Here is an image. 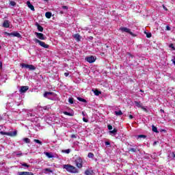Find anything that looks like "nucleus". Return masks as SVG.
I'll use <instances>...</instances> for the list:
<instances>
[{
    "mask_svg": "<svg viewBox=\"0 0 175 175\" xmlns=\"http://www.w3.org/2000/svg\"><path fill=\"white\" fill-rule=\"evenodd\" d=\"M63 168L65 169L69 173H79V170H77V168H76V167H75L70 164L64 165Z\"/></svg>",
    "mask_w": 175,
    "mask_h": 175,
    "instance_id": "1",
    "label": "nucleus"
},
{
    "mask_svg": "<svg viewBox=\"0 0 175 175\" xmlns=\"http://www.w3.org/2000/svg\"><path fill=\"white\" fill-rule=\"evenodd\" d=\"M75 163L77 167L79 169H81L83 167V159L81 157H79L75 159Z\"/></svg>",
    "mask_w": 175,
    "mask_h": 175,
    "instance_id": "2",
    "label": "nucleus"
},
{
    "mask_svg": "<svg viewBox=\"0 0 175 175\" xmlns=\"http://www.w3.org/2000/svg\"><path fill=\"white\" fill-rule=\"evenodd\" d=\"M21 68H25V69H29V70H35L36 69V67H35L33 65L31 64H25L24 63H22L21 64Z\"/></svg>",
    "mask_w": 175,
    "mask_h": 175,
    "instance_id": "3",
    "label": "nucleus"
},
{
    "mask_svg": "<svg viewBox=\"0 0 175 175\" xmlns=\"http://www.w3.org/2000/svg\"><path fill=\"white\" fill-rule=\"evenodd\" d=\"M34 42H36V43H38L40 46H41V47H44V49H49V47H50L49 44H45L44 42L40 41L37 38L34 39Z\"/></svg>",
    "mask_w": 175,
    "mask_h": 175,
    "instance_id": "4",
    "label": "nucleus"
},
{
    "mask_svg": "<svg viewBox=\"0 0 175 175\" xmlns=\"http://www.w3.org/2000/svg\"><path fill=\"white\" fill-rule=\"evenodd\" d=\"M119 30L121 31V32H126V33H129L132 36H133V33L131 31L130 29H128V27H120Z\"/></svg>",
    "mask_w": 175,
    "mask_h": 175,
    "instance_id": "5",
    "label": "nucleus"
},
{
    "mask_svg": "<svg viewBox=\"0 0 175 175\" xmlns=\"http://www.w3.org/2000/svg\"><path fill=\"white\" fill-rule=\"evenodd\" d=\"M35 33L37 38H38V39H40V40H46V39H47V38L42 33L36 32Z\"/></svg>",
    "mask_w": 175,
    "mask_h": 175,
    "instance_id": "6",
    "label": "nucleus"
},
{
    "mask_svg": "<svg viewBox=\"0 0 175 175\" xmlns=\"http://www.w3.org/2000/svg\"><path fill=\"white\" fill-rule=\"evenodd\" d=\"M0 133L1 135H6L7 136H16L17 135V131H14L12 133H6L1 131Z\"/></svg>",
    "mask_w": 175,
    "mask_h": 175,
    "instance_id": "7",
    "label": "nucleus"
},
{
    "mask_svg": "<svg viewBox=\"0 0 175 175\" xmlns=\"http://www.w3.org/2000/svg\"><path fill=\"white\" fill-rule=\"evenodd\" d=\"M96 60V58L94 56H90L85 58V61L89 62V64H92V62H95Z\"/></svg>",
    "mask_w": 175,
    "mask_h": 175,
    "instance_id": "8",
    "label": "nucleus"
},
{
    "mask_svg": "<svg viewBox=\"0 0 175 175\" xmlns=\"http://www.w3.org/2000/svg\"><path fill=\"white\" fill-rule=\"evenodd\" d=\"M5 34L9 35V36L12 35V36H16V38H21V34H20V33H18V32H14V33H11L5 32Z\"/></svg>",
    "mask_w": 175,
    "mask_h": 175,
    "instance_id": "9",
    "label": "nucleus"
},
{
    "mask_svg": "<svg viewBox=\"0 0 175 175\" xmlns=\"http://www.w3.org/2000/svg\"><path fill=\"white\" fill-rule=\"evenodd\" d=\"M54 96V93H53L51 92H46L44 94V98H47L48 99H50V96Z\"/></svg>",
    "mask_w": 175,
    "mask_h": 175,
    "instance_id": "10",
    "label": "nucleus"
},
{
    "mask_svg": "<svg viewBox=\"0 0 175 175\" xmlns=\"http://www.w3.org/2000/svg\"><path fill=\"white\" fill-rule=\"evenodd\" d=\"M28 90H29V88L28 86H22V87H21L20 92L21 94H23L24 92H27V91H28Z\"/></svg>",
    "mask_w": 175,
    "mask_h": 175,
    "instance_id": "11",
    "label": "nucleus"
},
{
    "mask_svg": "<svg viewBox=\"0 0 175 175\" xmlns=\"http://www.w3.org/2000/svg\"><path fill=\"white\" fill-rule=\"evenodd\" d=\"M3 27L4 28H9L10 27V23H9V21L5 20L3 23Z\"/></svg>",
    "mask_w": 175,
    "mask_h": 175,
    "instance_id": "12",
    "label": "nucleus"
},
{
    "mask_svg": "<svg viewBox=\"0 0 175 175\" xmlns=\"http://www.w3.org/2000/svg\"><path fill=\"white\" fill-rule=\"evenodd\" d=\"M18 175H34L33 173L29 172H19Z\"/></svg>",
    "mask_w": 175,
    "mask_h": 175,
    "instance_id": "13",
    "label": "nucleus"
},
{
    "mask_svg": "<svg viewBox=\"0 0 175 175\" xmlns=\"http://www.w3.org/2000/svg\"><path fill=\"white\" fill-rule=\"evenodd\" d=\"M73 38L77 41V42H80V40H81V36H80V35L79 34H75L73 36Z\"/></svg>",
    "mask_w": 175,
    "mask_h": 175,
    "instance_id": "14",
    "label": "nucleus"
},
{
    "mask_svg": "<svg viewBox=\"0 0 175 175\" xmlns=\"http://www.w3.org/2000/svg\"><path fill=\"white\" fill-rule=\"evenodd\" d=\"M27 5L28 8H29V9H31V10H32L33 12H34L35 8L33 7V5L31 4V2L27 1Z\"/></svg>",
    "mask_w": 175,
    "mask_h": 175,
    "instance_id": "15",
    "label": "nucleus"
},
{
    "mask_svg": "<svg viewBox=\"0 0 175 175\" xmlns=\"http://www.w3.org/2000/svg\"><path fill=\"white\" fill-rule=\"evenodd\" d=\"M134 103L137 107H142L143 106V103L140 101H135Z\"/></svg>",
    "mask_w": 175,
    "mask_h": 175,
    "instance_id": "16",
    "label": "nucleus"
},
{
    "mask_svg": "<svg viewBox=\"0 0 175 175\" xmlns=\"http://www.w3.org/2000/svg\"><path fill=\"white\" fill-rule=\"evenodd\" d=\"M44 155H46V157H47L48 158H54V155H53V153H51V152H44Z\"/></svg>",
    "mask_w": 175,
    "mask_h": 175,
    "instance_id": "17",
    "label": "nucleus"
},
{
    "mask_svg": "<svg viewBox=\"0 0 175 175\" xmlns=\"http://www.w3.org/2000/svg\"><path fill=\"white\" fill-rule=\"evenodd\" d=\"M92 170H87L85 172V175H92Z\"/></svg>",
    "mask_w": 175,
    "mask_h": 175,
    "instance_id": "18",
    "label": "nucleus"
},
{
    "mask_svg": "<svg viewBox=\"0 0 175 175\" xmlns=\"http://www.w3.org/2000/svg\"><path fill=\"white\" fill-rule=\"evenodd\" d=\"M77 99L79 100V102H83V103H87V100L81 97H78Z\"/></svg>",
    "mask_w": 175,
    "mask_h": 175,
    "instance_id": "19",
    "label": "nucleus"
},
{
    "mask_svg": "<svg viewBox=\"0 0 175 175\" xmlns=\"http://www.w3.org/2000/svg\"><path fill=\"white\" fill-rule=\"evenodd\" d=\"M152 131L155 133H158V129L154 125L152 126Z\"/></svg>",
    "mask_w": 175,
    "mask_h": 175,
    "instance_id": "20",
    "label": "nucleus"
},
{
    "mask_svg": "<svg viewBox=\"0 0 175 175\" xmlns=\"http://www.w3.org/2000/svg\"><path fill=\"white\" fill-rule=\"evenodd\" d=\"M45 16L46 17V18H51V12H46Z\"/></svg>",
    "mask_w": 175,
    "mask_h": 175,
    "instance_id": "21",
    "label": "nucleus"
},
{
    "mask_svg": "<svg viewBox=\"0 0 175 175\" xmlns=\"http://www.w3.org/2000/svg\"><path fill=\"white\" fill-rule=\"evenodd\" d=\"M115 114H116V116H122V111H121V110L116 111Z\"/></svg>",
    "mask_w": 175,
    "mask_h": 175,
    "instance_id": "22",
    "label": "nucleus"
},
{
    "mask_svg": "<svg viewBox=\"0 0 175 175\" xmlns=\"http://www.w3.org/2000/svg\"><path fill=\"white\" fill-rule=\"evenodd\" d=\"M63 113L64 114H65V116H69L70 117H73V113H70L68 111H64Z\"/></svg>",
    "mask_w": 175,
    "mask_h": 175,
    "instance_id": "23",
    "label": "nucleus"
},
{
    "mask_svg": "<svg viewBox=\"0 0 175 175\" xmlns=\"http://www.w3.org/2000/svg\"><path fill=\"white\" fill-rule=\"evenodd\" d=\"M146 137H147L144 135H139L137 136V139H146Z\"/></svg>",
    "mask_w": 175,
    "mask_h": 175,
    "instance_id": "24",
    "label": "nucleus"
},
{
    "mask_svg": "<svg viewBox=\"0 0 175 175\" xmlns=\"http://www.w3.org/2000/svg\"><path fill=\"white\" fill-rule=\"evenodd\" d=\"M37 27H38V29L40 32H43V27H42L39 25H37Z\"/></svg>",
    "mask_w": 175,
    "mask_h": 175,
    "instance_id": "25",
    "label": "nucleus"
},
{
    "mask_svg": "<svg viewBox=\"0 0 175 175\" xmlns=\"http://www.w3.org/2000/svg\"><path fill=\"white\" fill-rule=\"evenodd\" d=\"M129 151H131V152H136V151H139V149L131 148L129 150Z\"/></svg>",
    "mask_w": 175,
    "mask_h": 175,
    "instance_id": "26",
    "label": "nucleus"
},
{
    "mask_svg": "<svg viewBox=\"0 0 175 175\" xmlns=\"http://www.w3.org/2000/svg\"><path fill=\"white\" fill-rule=\"evenodd\" d=\"M23 141L25 143H31V139H29V138H24Z\"/></svg>",
    "mask_w": 175,
    "mask_h": 175,
    "instance_id": "27",
    "label": "nucleus"
},
{
    "mask_svg": "<svg viewBox=\"0 0 175 175\" xmlns=\"http://www.w3.org/2000/svg\"><path fill=\"white\" fill-rule=\"evenodd\" d=\"M109 133H112L113 135H116V133H117V129H114L113 131H110Z\"/></svg>",
    "mask_w": 175,
    "mask_h": 175,
    "instance_id": "28",
    "label": "nucleus"
},
{
    "mask_svg": "<svg viewBox=\"0 0 175 175\" xmlns=\"http://www.w3.org/2000/svg\"><path fill=\"white\" fill-rule=\"evenodd\" d=\"M100 94H102L100 92H99L98 90H95L94 91V94L96 96H98V95H100Z\"/></svg>",
    "mask_w": 175,
    "mask_h": 175,
    "instance_id": "29",
    "label": "nucleus"
},
{
    "mask_svg": "<svg viewBox=\"0 0 175 175\" xmlns=\"http://www.w3.org/2000/svg\"><path fill=\"white\" fill-rule=\"evenodd\" d=\"M62 152H65L66 154H69L70 152V149H66V150H62Z\"/></svg>",
    "mask_w": 175,
    "mask_h": 175,
    "instance_id": "30",
    "label": "nucleus"
},
{
    "mask_svg": "<svg viewBox=\"0 0 175 175\" xmlns=\"http://www.w3.org/2000/svg\"><path fill=\"white\" fill-rule=\"evenodd\" d=\"M88 157V158L93 159L94 158V154H93L92 152H89Z\"/></svg>",
    "mask_w": 175,
    "mask_h": 175,
    "instance_id": "31",
    "label": "nucleus"
},
{
    "mask_svg": "<svg viewBox=\"0 0 175 175\" xmlns=\"http://www.w3.org/2000/svg\"><path fill=\"white\" fill-rule=\"evenodd\" d=\"M33 142L38 144H42V142H40L39 139H33Z\"/></svg>",
    "mask_w": 175,
    "mask_h": 175,
    "instance_id": "32",
    "label": "nucleus"
},
{
    "mask_svg": "<svg viewBox=\"0 0 175 175\" xmlns=\"http://www.w3.org/2000/svg\"><path fill=\"white\" fill-rule=\"evenodd\" d=\"M68 102H69V103H70L71 105H73V98H68Z\"/></svg>",
    "mask_w": 175,
    "mask_h": 175,
    "instance_id": "33",
    "label": "nucleus"
},
{
    "mask_svg": "<svg viewBox=\"0 0 175 175\" xmlns=\"http://www.w3.org/2000/svg\"><path fill=\"white\" fill-rule=\"evenodd\" d=\"M170 49H172V50H175L174 45L173 44H170L169 46Z\"/></svg>",
    "mask_w": 175,
    "mask_h": 175,
    "instance_id": "34",
    "label": "nucleus"
},
{
    "mask_svg": "<svg viewBox=\"0 0 175 175\" xmlns=\"http://www.w3.org/2000/svg\"><path fill=\"white\" fill-rule=\"evenodd\" d=\"M10 4L11 5V6H16V2L14 1H10Z\"/></svg>",
    "mask_w": 175,
    "mask_h": 175,
    "instance_id": "35",
    "label": "nucleus"
},
{
    "mask_svg": "<svg viewBox=\"0 0 175 175\" xmlns=\"http://www.w3.org/2000/svg\"><path fill=\"white\" fill-rule=\"evenodd\" d=\"M107 128H108V129H109V131H111V129H113V126L109 124V125L107 126Z\"/></svg>",
    "mask_w": 175,
    "mask_h": 175,
    "instance_id": "36",
    "label": "nucleus"
},
{
    "mask_svg": "<svg viewBox=\"0 0 175 175\" xmlns=\"http://www.w3.org/2000/svg\"><path fill=\"white\" fill-rule=\"evenodd\" d=\"M22 166H25V167H29V165L28 164L25 163H23Z\"/></svg>",
    "mask_w": 175,
    "mask_h": 175,
    "instance_id": "37",
    "label": "nucleus"
},
{
    "mask_svg": "<svg viewBox=\"0 0 175 175\" xmlns=\"http://www.w3.org/2000/svg\"><path fill=\"white\" fill-rule=\"evenodd\" d=\"M141 109H142V110H144V111H146V112L148 111H147V108L143 107V105H142V107H141Z\"/></svg>",
    "mask_w": 175,
    "mask_h": 175,
    "instance_id": "38",
    "label": "nucleus"
},
{
    "mask_svg": "<svg viewBox=\"0 0 175 175\" xmlns=\"http://www.w3.org/2000/svg\"><path fill=\"white\" fill-rule=\"evenodd\" d=\"M146 36H147V38H151L152 35L150 33H147Z\"/></svg>",
    "mask_w": 175,
    "mask_h": 175,
    "instance_id": "39",
    "label": "nucleus"
},
{
    "mask_svg": "<svg viewBox=\"0 0 175 175\" xmlns=\"http://www.w3.org/2000/svg\"><path fill=\"white\" fill-rule=\"evenodd\" d=\"M44 172H51V170H50V168H46V169H44Z\"/></svg>",
    "mask_w": 175,
    "mask_h": 175,
    "instance_id": "40",
    "label": "nucleus"
},
{
    "mask_svg": "<svg viewBox=\"0 0 175 175\" xmlns=\"http://www.w3.org/2000/svg\"><path fill=\"white\" fill-rule=\"evenodd\" d=\"M83 121L84 122H88V120H87L85 118H83Z\"/></svg>",
    "mask_w": 175,
    "mask_h": 175,
    "instance_id": "41",
    "label": "nucleus"
},
{
    "mask_svg": "<svg viewBox=\"0 0 175 175\" xmlns=\"http://www.w3.org/2000/svg\"><path fill=\"white\" fill-rule=\"evenodd\" d=\"M163 8L164 9V10L167 11V8H166L165 5H163Z\"/></svg>",
    "mask_w": 175,
    "mask_h": 175,
    "instance_id": "42",
    "label": "nucleus"
},
{
    "mask_svg": "<svg viewBox=\"0 0 175 175\" xmlns=\"http://www.w3.org/2000/svg\"><path fill=\"white\" fill-rule=\"evenodd\" d=\"M170 27H169V26H166V30L167 31H170Z\"/></svg>",
    "mask_w": 175,
    "mask_h": 175,
    "instance_id": "43",
    "label": "nucleus"
},
{
    "mask_svg": "<svg viewBox=\"0 0 175 175\" xmlns=\"http://www.w3.org/2000/svg\"><path fill=\"white\" fill-rule=\"evenodd\" d=\"M64 76H66V77H68V76H69V72H65Z\"/></svg>",
    "mask_w": 175,
    "mask_h": 175,
    "instance_id": "44",
    "label": "nucleus"
},
{
    "mask_svg": "<svg viewBox=\"0 0 175 175\" xmlns=\"http://www.w3.org/2000/svg\"><path fill=\"white\" fill-rule=\"evenodd\" d=\"M105 146H110V142H105Z\"/></svg>",
    "mask_w": 175,
    "mask_h": 175,
    "instance_id": "45",
    "label": "nucleus"
},
{
    "mask_svg": "<svg viewBox=\"0 0 175 175\" xmlns=\"http://www.w3.org/2000/svg\"><path fill=\"white\" fill-rule=\"evenodd\" d=\"M62 9H66V10H67L68 6L64 5V6L62 7Z\"/></svg>",
    "mask_w": 175,
    "mask_h": 175,
    "instance_id": "46",
    "label": "nucleus"
},
{
    "mask_svg": "<svg viewBox=\"0 0 175 175\" xmlns=\"http://www.w3.org/2000/svg\"><path fill=\"white\" fill-rule=\"evenodd\" d=\"M129 117L130 120H132L133 118V116H132V115H130Z\"/></svg>",
    "mask_w": 175,
    "mask_h": 175,
    "instance_id": "47",
    "label": "nucleus"
},
{
    "mask_svg": "<svg viewBox=\"0 0 175 175\" xmlns=\"http://www.w3.org/2000/svg\"><path fill=\"white\" fill-rule=\"evenodd\" d=\"M43 109H44V110H47L48 107H44Z\"/></svg>",
    "mask_w": 175,
    "mask_h": 175,
    "instance_id": "48",
    "label": "nucleus"
},
{
    "mask_svg": "<svg viewBox=\"0 0 175 175\" xmlns=\"http://www.w3.org/2000/svg\"><path fill=\"white\" fill-rule=\"evenodd\" d=\"M82 115L84 116H85V113H84V111H82Z\"/></svg>",
    "mask_w": 175,
    "mask_h": 175,
    "instance_id": "49",
    "label": "nucleus"
},
{
    "mask_svg": "<svg viewBox=\"0 0 175 175\" xmlns=\"http://www.w3.org/2000/svg\"><path fill=\"white\" fill-rule=\"evenodd\" d=\"M161 113H165V111L163 109H161Z\"/></svg>",
    "mask_w": 175,
    "mask_h": 175,
    "instance_id": "50",
    "label": "nucleus"
},
{
    "mask_svg": "<svg viewBox=\"0 0 175 175\" xmlns=\"http://www.w3.org/2000/svg\"><path fill=\"white\" fill-rule=\"evenodd\" d=\"M18 156L23 155V153L17 154Z\"/></svg>",
    "mask_w": 175,
    "mask_h": 175,
    "instance_id": "51",
    "label": "nucleus"
},
{
    "mask_svg": "<svg viewBox=\"0 0 175 175\" xmlns=\"http://www.w3.org/2000/svg\"><path fill=\"white\" fill-rule=\"evenodd\" d=\"M0 121H2V116H0Z\"/></svg>",
    "mask_w": 175,
    "mask_h": 175,
    "instance_id": "52",
    "label": "nucleus"
},
{
    "mask_svg": "<svg viewBox=\"0 0 175 175\" xmlns=\"http://www.w3.org/2000/svg\"><path fill=\"white\" fill-rule=\"evenodd\" d=\"M140 92H144V91H143V90H140Z\"/></svg>",
    "mask_w": 175,
    "mask_h": 175,
    "instance_id": "53",
    "label": "nucleus"
},
{
    "mask_svg": "<svg viewBox=\"0 0 175 175\" xmlns=\"http://www.w3.org/2000/svg\"><path fill=\"white\" fill-rule=\"evenodd\" d=\"M155 144H157V142H154V145H155Z\"/></svg>",
    "mask_w": 175,
    "mask_h": 175,
    "instance_id": "54",
    "label": "nucleus"
},
{
    "mask_svg": "<svg viewBox=\"0 0 175 175\" xmlns=\"http://www.w3.org/2000/svg\"><path fill=\"white\" fill-rule=\"evenodd\" d=\"M173 157L175 158V154H174Z\"/></svg>",
    "mask_w": 175,
    "mask_h": 175,
    "instance_id": "55",
    "label": "nucleus"
},
{
    "mask_svg": "<svg viewBox=\"0 0 175 175\" xmlns=\"http://www.w3.org/2000/svg\"><path fill=\"white\" fill-rule=\"evenodd\" d=\"M44 1H46V2H47V1H49V0H44Z\"/></svg>",
    "mask_w": 175,
    "mask_h": 175,
    "instance_id": "56",
    "label": "nucleus"
},
{
    "mask_svg": "<svg viewBox=\"0 0 175 175\" xmlns=\"http://www.w3.org/2000/svg\"><path fill=\"white\" fill-rule=\"evenodd\" d=\"M61 13H62V14L64 12H61Z\"/></svg>",
    "mask_w": 175,
    "mask_h": 175,
    "instance_id": "57",
    "label": "nucleus"
},
{
    "mask_svg": "<svg viewBox=\"0 0 175 175\" xmlns=\"http://www.w3.org/2000/svg\"><path fill=\"white\" fill-rule=\"evenodd\" d=\"M129 55H131V53H129Z\"/></svg>",
    "mask_w": 175,
    "mask_h": 175,
    "instance_id": "58",
    "label": "nucleus"
},
{
    "mask_svg": "<svg viewBox=\"0 0 175 175\" xmlns=\"http://www.w3.org/2000/svg\"><path fill=\"white\" fill-rule=\"evenodd\" d=\"M0 49H1V46H0Z\"/></svg>",
    "mask_w": 175,
    "mask_h": 175,
    "instance_id": "59",
    "label": "nucleus"
}]
</instances>
